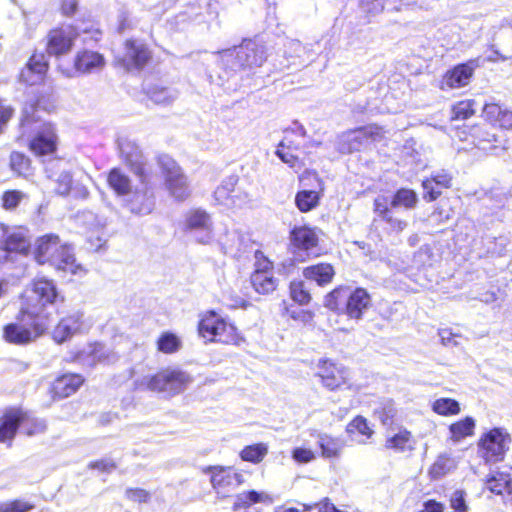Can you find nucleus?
Masks as SVG:
<instances>
[{
	"label": "nucleus",
	"instance_id": "obj_1",
	"mask_svg": "<svg viewBox=\"0 0 512 512\" xmlns=\"http://www.w3.org/2000/svg\"><path fill=\"white\" fill-rule=\"evenodd\" d=\"M26 306L22 311L32 322L28 325L22 322L9 323L3 328V338L15 345H26L46 329L44 308L53 304L58 293L53 281L40 278L34 280L31 288L25 292Z\"/></svg>",
	"mask_w": 512,
	"mask_h": 512
},
{
	"label": "nucleus",
	"instance_id": "obj_2",
	"mask_svg": "<svg viewBox=\"0 0 512 512\" xmlns=\"http://www.w3.org/2000/svg\"><path fill=\"white\" fill-rule=\"evenodd\" d=\"M34 255L39 264H49L58 271L77 274L82 270L81 265L76 263L73 248L62 243L55 234H47L37 239Z\"/></svg>",
	"mask_w": 512,
	"mask_h": 512
},
{
	"label": "nucleus",
	"instance_id": "obj_3",
	"mask_svg": "<svg viewBox=\"0 0 512 512\" xmlns=\"http://www.w3.org/2000/svg\"><path fill=\"white\" fill-rule=\"evenodd\" d=\"M220 66L229 72L251 71L262 66L267 59L266 49L262 44L246 40L239 46L218 51ZM229 75H227V78Z\"/></svg>",
	"mask_w": 512,
	"mask_h": 512
},
{
	"label": "nucleus",
	"instance_id": "obj_4",
	"mask_svg": "<svg viewBox=\"0 0 512 512\" xmlns=\"http://www.w3.org/2000/svg\"><path fill=\"white\" fill-rule=\"evenodd\" d=\"M370 304V295L364 288H356L352 291L348 287H339L330 292L325 299V305L329 309L343 310L350 319L355 320L362 318Z\"/></svg>",
	"mask_w": 512,
	"mask_h": 512
},
{
	"label": "nucleus",
	"instance_id": "obj_5",
	"mask_svg": "<svg viewBox=\"0 0 512 512\" xmlns=\"http://www.w3.org/2000/svg\"><path fill=\"white\" fill-rule=\"evenodd\" d=\"M192 382L189 374L178 369H166L153 376H145L136 382L139 389L162 392L174 396L183 392Z\"/></svg>",
	"mask_w": 512,
	"mask_h": 512
},
{
	"label": "nucleus",
	"instance_id": "obj_6",
	"mask_svg": "<svg viewBox=\"0 0 512 512\" xmlns=\"http://www.w3.org/2000/svg\"><path fill=\"white\" fill-rule=\"evenodd\" d=\"M48 179L55 183V192L60 196L71 194L74 198L85 199L88 188L79 181H73L69 164L61 159H50L45 164Z\"/></svg>",
	"mask_w": 512,
	"mask_h": 512
},
{
	"label": "nucleus",
	"instance_id": "obj_7",
	"mask_svg": "<svg viewBox=\"0 0 512 512\" xmlns=\"http://www.w3.org/2000/svg\"><path fill=\"white\" fill-rule=\"evenodd\" d=\"M198 332L201 337L212 342L239 345L242 341L236 327L214 311L203 315Z\"/></svg>",
	"mask_w": 512,
	"mask_h": 512
},
{
	"label": "nucleus",
	"instance_id": "obj_8",
	"mask_svg": "<svg viewBox=\"0 0 512 512\" xmlns=\"http://www.w3.org/2000/svg\"><path fill=\"white\" fill-rule=\"evenodd\" d=\"M81 32L89 34L90 40L94 42L100 39L101 32L98 29L78 28L70 24L62 25L50 30L47 35L46 51L48 55L60 57L68 54Z\"/></svg>",
	"mask_w": 512,
	"mask_h": 512
},
{
	"label": "nucleus",
	"instance_id": "obj_9",
	"mask_svg": "<svg viewBox=\"0 0 512 512\" xmlns=\"http://www.w3.org/2000/svg\"><path fill=\"white\" fill-rule=\"evenodd\" d=\"M21 129L23 135L28 132H35V135L29 141V146L36 155H46L55 151L56 134L52 124L34 121L32 117L25 114L21 120Z\"/></svg>",
	"mask_w": 512,
	"mask_h": 512
},
{
	"label": "nucleus",
	"instance_id": "obj_10",
	"mask_svg": "<svg viewBox=\"0 0 512 512\" xmlns=\"http://www.w3.org/2000/svg\"><path fill=\"white\" fill-rule=\"evenodd\" d=\"M20 428L28 436L42 433L46 429L43 420L30 418L20 411L6 413L0 419V442L11 441Z\"/></svg>",
	"mask_w": 512,
	"mask_h": 512
},
{
	"label": "nucleus",
	"instance_id": "obj_11",
	"mask_svg": "<svg viewBox=\"0 0 512 512\" xmlns=\"http://www.w3.org/2000/svg\"><path fill=\"white\" fill-rule=\"evenodd\" d=\"M183 230L199 244L209 245L214 240L212 218L209 213L200 208L186 212Z\"/></svg>",
	"mask_w": 512,
	"mask_h": 512
},
{
	"label": "nucleus",
	"instance_id": "obj_12",
	"mask_svg": "<svg viewBox=\"0 0 512 512\" xmlns=\"http://www.w3.org/2000/svg\"><path fill=\"white\" fill-rule=\"evenodd\" d=\"M510 56H503L497 49L493 50V54L486 58L477 57L467 61L466 63L455 66L452 70L447 71L442 80V88L450 89L461 88L470 82L474 70L484 64L485 61L494 62L499 58L508 59Z\"/></svg>",
	"mask_w": 512,
	"mask_h": 512
},
{
	"label": "nucleus",
	"instance_id": "obj_13",
	"mask_svg": "<svg viewBox=\"0 0 512 512\" xmlns=\"http://www.w3.org/2000/svg\"><path fill=\"white\" fill-rule=\"evenodd\" d=\"M381 136V129L375 125L360 127L343 132L337 137L336 149L342 154L360 151Z\"/></svg>",
	"mask_w": 512,
	"mask_h": 512
},
{
	"label": "nucleus",
	"instance_id": "obj_14",
	"mask_svg": "<svg viewBox=\"0 0 512 512\" xmlns=\"http://www.w3.org/2000/svg\"><path fill=\"white\" fill-rule=\"evenodd\" d=\"M158 164L165 175V183L170 195L178 201L185 200L190 191L187 178L182 173L181 168L168 155L159 156Z\"/></svg>",
	"mask_w": 512,
	"mask_h": 512
},
{
	"label": "nucleus",
	"instance_id": "obj_15",
	"mask_svg": "<svg viewBox=\"0 0 512 512\" xmlns=\"http://www.w3.org/2000/svg\"><path fill=\"white\" fill-rule=\"evenodd\" d=\"M205 474L210 475V482L216 494L225 498L229 496L240 484L244 482L243 475L232 467L208 466L204 469Z\"/></svg>",
	"mask_w": 512,
	"mask_h": 512
},
{
	"label": "nucleus",
	"instance_id": "obj_16",
	"mask_svg": "<svg viewBox=\"0 0 512 512\" xmlns=\"http://www.w3.org/2000/svg\"><path fill=\"white\" fill-rule=\"evenodd\" d=\"M140 180V185L131 190L125 197L124 203L129 211L135 215L145 216L150 214L155 207V197L148 177Z\"/></svg>",
	"mask_w": 512,
	"mask_h": 512
},
{
	"label": "nucleus",
	"instance_id": "obj_17",
	"mask_svg": "<svg viewBox=\"0 0 512 512\" xmlns=\"http://www.w3.org/2000/svg\"><path fill=\"white\" fill-rule=\"evenodd\" d=\"M509 441L510 435L505 429H491L479 440V447L483 453V458H485L487 462H496L502 459Z\"/></svg>",
	"mask_w": 512,
	"mask_h": 512
},
{
	"label": "nucleus",
	"instance_id": "obj_18",
	"mask_svg": "<svg viewBox=\"0 0 512 512\" xmlns=\"http://www.w3.org/2000/svg\"><path fill=\"white\" fill-rule=\"evenodd\" d=\"M115 355L102 343H91L78 352H71L66 358L68 362H75L86 368H92L98 363L114 361Z\"/></svg>",
	"mask_w": 512,
	"mask_h": 512
},
{
	"label": "nucleus",
	"instance_id": "obj_19",
	"mask_svg": "<svg viewBox=\"0 0 512 512\" xmlns=\"http://www.w3.org/2000/svg\"><path fill=\"white\" fill-rule=\"evenodd\" d=\"M151 58L147 45L139 40H127L122 54L116 56L117 62L130 71L143 68Z\"/></svg>",
	"mask_w": 512,
	"mask_h": 512
},
{
	"label": "nucleus",
	"instance_id": "obj_20",
	"mask_svg": "<svg viewBox=\"0 0 512 512\" xmlns=\"http://www.w3.org/2000/svg\"><path fill=\"white\" fill-rule=\"evenodd\" d=\"M283 56L286 63H281V68H295L306 66L313 59L311 49L303 45L299 40L286 39L283 43Z\"/></svg>",
	"mask_w": 512,
	"mask_h": 512
},
{
	"label": "nucleus",
	"instance_id": "obj_21",
	"mask_svg": "<svg viewBox=\"0 0 512 512\" xmlns=\"http://www.w3.org/2000/svg\"><path fill=\"white\" fill-rule=\"evenodd\" d=\"M119 149L122 159L130 167L131 171L145 181L148 177L145 170V157L138 144L128 138L119 141Z\"/></svg>",
	"mask_w": 512,
	"mask_h": 512
},
{
	"label": "nucleus",
	"instance_id": "obj_22",
	"mask_svg": "<svg viewBox=\"0 0 512 512\" xmlns=\"http://www.w3.org/2000/svg\"><path fill=\"white\" fill-rule=\"evenodd\" d=\"M238 180L237 175H230L222 180L214 192V198L219 204L231 207L239 206L241 203L246 202L248 195L240 193L235 189Z\"/></svg>",
	"mask_w": 512,
	"mask_h": 512
},
{
	"label": "nucleus",
	"instance_id": "obj_23",
	"mask_svg": "<svg viewBox=\"0 0 512 512\" xmlns=\"http://www.w3.org/2000/svg\"><path fill=\"white\" fill-rule=\"evenodd\" d=\"M48 71V61L45 54L34 53L20 71V82L27 85H36L43 81Z\"/></svg>",
	"mask_w": 512,
	"mask_h": 512
},
{
	"label": "nucleus",
	"instance_id": "obj_24",
	"mask_svg": "<svg viewBox=\"0 0 512 512\" xmlns=\"http://www.w3.org/2000/svg\"><path fill=\"white\" fill-rule=\"evenodd\" d=\"M83 328V314L75 312L60 320L53 330V339L57 343H63L73 335L80 333Z\"/></svg>",
	"mask_w": 512,
	"mask_h": 512
},
{
	"label": "nucleus",
	"instance_id": "obj_25",
	"mask_svg": "<svg viewBox=\"0 0 512 512\" xmlns=\"http://www.w3.org/2000/svg\"><path fill=\"white\" fill-rule=\"evenodd\" d=\"M452 175L447 170H440L432 173L431 178L423 180L424 199L426 201L436 200L442 193V189L451 187Z\"/></svg>",
	"mask_w": 512,
	"mask_h": 512
},
{
	"label": "nucleus",
	"instance_id": "obj_26",
	"mask_svg": "<svg viewBox=\"0 0 512 512\" xmlns=\"http://www.w3.org/2000/svg\"><path fill=\"white\" fill-rule=\"evenodd\" d=\"M105 65L103 55L91 50L77 52L74 58L75 72L80 74H91L101 70Z\"/></svg>",
	"mask_w": 512,
	"mask_h": 512
},
{
	"label": "nucleus",
	"instance_id": "obj_27",
	"mask_svg": "<svg viewBox=\"0 0 512 512\" xmlns=\"http://www.w3.org/2000/svg\"><path fill=\"white\" fill-rule=\"evenodd\" d=\"M291 245L296 251H309L318 245V235L314 228L295 226L290 232Z\"/></svg>",
	"mask_w": 512,
	"mask_h": 512
},
{
	"label": "nucleus",
	"instance_id": "obj_28",
	"mask_svg": "<svg viewBox=\"0 0 512 512\" xmlns=\"http://www.w3.org/2000/svg\"><path fill=\"white\" fill-rule=\"evenodd\" d=\"M484 118L493 126L503 129L512 128V111L496 103L485 104L483 108Z\"/></svg>",
	"mask_w": 512,
	"mask_h": 512
},
{
	"label": "nucleus",
	"instance_id": "obj_29",
	"mask_svg": "<svg viewBox=\"0 0 512 512\" xmlns=\"http://www.w3.org/2000/svg\"><path fill=\"white\" fill-rule=\"evenodd\" d=\"M508 470L505 467L503 470L491 472L486 482L487 489L498 495L506 492L512 497V477Z\"/></svg>",
	"mask_w": 512,
	"mask_h": 512
},
{
	"label": "nucleus",
	"instance_id": "obj_30",
	"mask_svg": "<svg viewBox=\"0 0 512 512\" xmlns=\"http://www.w3.org/2000/svg\"><path fill=\"white\" fill-rule=\"evenodd\" d=\"M83 382L84 379L80 374H64L55 380L53 391L60 398L69 397L79 389Z\"/></svg>",
	"mask_w": 512,
	"mask_h": 512
},
{
	"label": "nucleus",
	"instance_id": "obj_31",
	"mask_svg": "<svg viewBox=\"0 0 512 512\" xmlns=\"http://www.w3.org/2000/svg\"><path fill=\"white\" fill-rule=\"evenodd\" d=\"M334 275V268L328 263H318L308 266L303 270L304 278L316 282L319 286L331 283Z\"/></svg>",
	"mask_w": 512,
	"mask_h": 512
},
{
	"label": "nucleus",
	"instance_id": "obj_32",
	"mask_svg": "<svg viewBox=\"0 0 512 512\" xmlns=\"http://www.w3.org/2000/svg\"><path fill=\"white\" fill-rule=\"evenodd\" d=\"M250 282L255 292L261 295L272 293L278 285L274 272H253Z\"/></svg>",
	"mask_w": 512,
	"mask_h": 512
},
{
	"label": "nucleus",
	"instance_id": "obj_33",
	"mask_svg": "<svg viewBox=\"0 0 512 512\" xmlns=\"http://www.w3.org/2000/svg\"><path fill=\"white\" fill-rule=\"evenodd\" d=\"M320 363H322V371L319 375L324 386L330 390H334L345 382L343 371L335 367L333 363L327 360H322Z\"/></svg>",
	"mask_w": 512,
	"mask_h": 512
},
{
	"label": "nucleus",
	"instance_id": "obj_34",
	"mask_svg": "<svg viewBox=\"0 0 512 512\" xmlns=\"http://www.w3.org/2000/svg\"><path fill=\"white\" fill-rule=\"evenodd\" d=\"M317 443L321 449V455L324 458L339 457L345 446L341 438L332 437L327 434H319Z\"/></svg>",
	"mask_w": 512,
	"mask_h": 512
},
{
	"label": "nucleus",
	"instance_id": "obj_35",
	"mask_svg": "<svg viewBox=\"0 0 512 512\" xmlns=\"http://www.w3.org/2000/svg\"><path fill=\"white\" fill-rule=\"evenodd\" d=\"M273 498L268 493L261 491L250 490L246 492H242L236 496V500L234 502L235 508H245L251 506L253 504L262 503L266 505H270L273 503Z\"/></svg>",
	"mask_w": 512,
	"mask_h": 512
},
{
	"label": "nucleus",
	"instance_id": "obj_36",
	"mask_svg": "<svg viewBox=\"0 0 512 512\" xmlns=\"http://www.w3.org/2000/svg\"><path fill=\"white\" fill-rule=\"evenodd\" d=\"M385 447L402 453L412 449V435L406 429H400L393 435H387Z\"/></svg>",
	"mask_w": 512,
	"mask_h": 512
},
{
	"label": "nucleus",
	"instance_id": "obj_37",
	"mask_svg": "<svg viewBox=\"0 0 512 512\" xmlns=\"http://www.w3.org/2000/svg\"><path fill=\"white\" fill-rule=\"evenodd\" d=\"M30 247V241L23 231H12L6 235L4 249L8 252L26 254Z\"/></svg>",
	"mask_w": 512,
	"mask_h": 512
},
{
	"label": "nucleus",
	"instance_id": "obj_38",
	"mask_svg": "<svg viewBox=\"0 0 512 512\" xmlns=\"http://www.w3.org/2000/svg\"><path fill=\"white\" fill-rule=\"evenodd\" d=\"M108 184L117 195L125 197L132 189L129 177L119 168H113L108 175Z\"/></svg>",
	"mask_w": 512,
	"mask_h": 512
},
{
	"label": "nucleus",
	"instance_id": "obj_39",
	"mask_svg": "<svg viewBox=\"0 0 512 512\" xmlns=\"http://www.w3.org/2000/svg\"><path fill=\"white\" fill-rule=\"evenodd\" d=\"M474 429L475 420L470 416H467L464 419L451 424L449 427L451 439L454 442H458L465 437L473 435Z\"/></svg>",
	"mask_w": 512,
	"mask_h": 512
},
{
	"label": "nucleus",
	"instance_id": "obj_40",
	"mask_svg": "<svg viewBox=\"0 0 512 512\" xmlns=\"http://www.w3.org/2000/svg\"><path fill=\"white\" fill-rule=\"evenodd\" d=\"M319 194L313 190L299 191L295 196V204L301 212H309L319 204Z\"/></svg>",
	"mask_w": 512,
	"mask_h": 512
},
{
	"label": "nucleus",
	"instance_id": "obj_41",
	"mask_svg": "<svg viewBox=\"0 0 512 512\" xmlns=\"http://www.w3.org/2000/svg\"><path fill=\"white\" fill-rule=\"evenodd\" d=\"M268 453V446L265 443H256L244 447L240 452L243 461L257 464L261 462Z\"/></svg>",
	"mask_w": 512,
	"mask_h": 512
},
{
	"label": "nucleus",
	"instance_id": "obj_42",
	"mask_svg": "<svg viewBox=\"0 0 512 512\" xmlns=\"http://www.w3.org/2000/svg\"><path fill=\"white\" fill-rule=\"evenodd\" d=\"M418 201L417 194L411 189L401 188L393 196L390 205L391 207L403 206L406 209H412L416 206Z\"/></svg>",
	"mask_w": 512,
	"mask_h": 512
},
{
	"label": "nucleus",
	"instance_id": "obj_43",
	"mask_svg": "<svg viewBox=\"0 0 512 512\" xmlns=\"http://www.w3.org/2000/svg\"><path fill=\"white\" fill-rule=\"evenodd\" d=\"M477 146L482 150H492L501 144L499 136L492 131L479 128L474 133Z\"/></svg>",
	"mask_w": 512,
	"mask_h": 512
},
{
	"label": "nucleus",
	"instance_id": "obj_44",
	"mask_svg": "<svg viewBox=\"0 0 512 512\" xmlns=\"http://www.w3.org/2000/svg\"><path fill=\"white\" fill-rule=\"evenodd\" d=\"M147 94L154 103L161 105H168L178 97L176 90L159 86L150 88Z\"/></svg>",
	"mask_w": 512,
	"mask_h": 512
},
{
	"label": "nucleus",
	"instance_id": "obj_45",
	"mask_svg": "<svg viewBox=\"0 0 512 512\" xmlns=\"http://www.w3.org/2000/svg\"><path fill=\"white\" fill-rule=\"evenodd\" d=\"M435 413L442 416L456 415L460 412L459 403L451 398H439L432 404Z\"/></svg>",
	"mask_w": 512,
	"mask_h": 512
},
{
	"label": "nucleus",
	"instance_id": "obj_46",
	"mask_svg": "<svg viewBox=\"0 0 512 512\" xmlns=\"http://www.w3.org/2000/svg\"><path fill=\"white\" fill-rule=\"evenodd\" d=\"M456 467L455 460L447 455H441L437 458L430 469L433 478H440L449 473Z\"/></svg>",
	"mask_w": 512,
	"mask_h": 512
},
{
	"label": "nucleus",
	"instance_id": "obj_47",
	"mask_svg": "<svg viewBox=\"0 0 512 512\" xmlns=\"http://www.w3.org/2000/svg\"><path fill=\"white\" fill-rule=\"evenodd\" d=\"M397 410L392 400L383 401L380 406L375 409V416L385 426H390L393 423L394 417L396 416Z\"/></svg>",
	"mask_w": 512,
	"mask_h": 512
},
{
	"label": "nucleus",
	"instance_id": "obj_48",
	"mask_svg": "<svg viewBox=\"0 0 512 512\" xmlns=\"http://www.w3.org/2000/svg\"><path fill=\"white\" fill-rule=\"evenodd\" d=\"M180 346V339L170 332L163 333L157 341L158 350L166 354L178 351Z\"/></svg>",
	"mask_w": 512,
	"mask_h": 512
},
{
	"label": "nucleus",
	"instance_id": "obj_49",
	"mask_svg": "<svg viewBox=\"0 0 512 512\" xmlns=\"http://www.w3.org/2000/svg\"><path fill=\"white\" fill-rule=\"evenodd\" d=\"M475 100H463L456 103L452 108V119L465 120L471 117L476 111Z\"/></svg>",
	"mask_w": 512,
	"mask_h": 512
},
{
	"label": "nucleus",
	"instance_id": "obj_50",
	"mask_svg": "<svg viewBox=\"0 0 512 512\" xmlns=\"http://www.w3.org/2000/svg\"><path fill=\"white\" fill-rule=\"evenodd\" d=\"M224 253H232L239 250L240 235L237 231H227L224 237L217 239Z\"/></svg>",
	"mask_w": 512,
	"mask_h": 512
},
{
	"label": "nucleus",
	"instance_id": "obj_51",
	"mask_svg": "<svg viewBox=\"0 0 512 512\" xmlns=\"http://www.w3.org/2000/svg\"><path fill=\"white\" fill-rule=\"evenodd\" d=\"M10 166L19 175H26L30 170L29 158L20 152H12L10 155Z\"/></svg>",
	"mask_w": 512,
	"mask_h": 512
},
{
	"label": "nucleus",
	"instance_id": "obj_52",
	"mask_svg": "<svg viewBox=\"0 0 512 512\" xmlns=\"http://www.w3.org/2000/svg\"><path fill=\"white\" fill-rule=\"evenodd\" d=\"M290 294L292 299L300 305L308 304L311 300L310 293L303 281L292 282L290 284Z\"/></svg>",
	"mask_w": 512,
	"mask_h": 512
},
{
	"label": "nucleus",
	"instance_id": "obj_53",
	"mask_svg": "<svg viewBox=\"0 0 512 512\" xmlns=\"http://www.w3.org/2000/svg\"><path fill=\"white\" fill-rule=\"evenodd\" d=\"M347 432L349 434H352V433H355V432H358L360 433L361 435H364L366 436L367 438H370L373 434V430L371 429V427L369 426L366 418L362 417V416H357L355 417L348 425H347V428H346Z\"/></svg>",
	"mask_w": 512,
	"mask_h": 512
},
{
	"label": "nucleus",
	"instance_id": "obj_54",
	"mask_svg": "<svg viewBox=\"0 0 512 512\" xmlns=\"http://www.w3.org/2000/svg\"><path fill=\"white\" fill-rule=\"evenodd\" d=\"M25 198V194L19 190L6 191L2 196V205L6 210L15 209Z\"/></svg>",
	"mask_w": 512,
	"mask_h": 512
},
{
	"label": "nucleus",
	"instance_id": "obj_55",
	"mask_svg": "<svg viewBox=\"0 0 512 512\" xmlns=\"http://www.w3.org/2000/svg\"><path fill=\"white\" fill-rule=\"evenodd\" d=\"M450 506L455 512H468L466 493L463 490H455L450 497Z\"/></svg>",
	"mask_w": 512,
	"mask_h": 512
},
{
	"label": "nucleus",
	"instance_id": "obj_56",
	"mask_svg": "<svg viewBox=\"0 0 512 512\" xmlns=\"http://www.w3.org/2000/svg\"><path fill=\"white\" fill-rule=\"evenodd\" d=\"M32 508L33 505L21 500H14L9 503H0V512H28Z\"/></svg>",
	"mask_w": 512,
	"mask_h": 512
},
{
	"label": "nucleus",
	"instance_id": "obj_57",
	"mask_svg": "<svg viewBox=\"0 0 512 512\" xmlns=\"http://www.w3.org/2000/svg\"><path fill=\"white\" fill-rule=\"evenodd\" d=\"M292 458L300 464H306L313 461L316 456L314 451L308 448L297 447L292 451Z\"/></svg>",
	"mask_w": 512,
	"mask_h": 512
},
{
	"label": "nucleus",
	"instance_id": "obj_58",
	"mask_svg": "<svg viewBox=\"0 0 512 512\" xmlns=\"http://www.w3.org/2000/svg\"><path fill=\"white\" fill-rule=\"evenodd\" d=\"M360 8L367 14H378L384 9V0H359Z\"/></svg>",
	"mask_w": 512,
	"mask_h": 512
},
{
	"label": "nucleus",
	"instance_id": "obj_59",
	"mask_svg": "<svg viewBox=\"0 0 512 512\" xmlns=\"http://www.w3.org/2000/svg\"><path fill=\"white\" fill-rule=\"evenodd\" d=\"M389 200L386 196H378L374 200L373 211L376 213L382 220L391 214L389 209Z\"/></svg>",
	"mask_w": 512,
	"mask_h": 512
},
{
	"label": "nucleus",
	"instance_id": "obj_60",
	"mask_svg": "<svg viewBox=\"0 0 512 512\" xmlns=\"http://www.w3.org/2000/svg\"><path fill=\"white\" fill-rule=\"evenodd\" d=\"M255 260L254 272H273V264L264 256L263 252L256 250Z\"/></svg>",
	"mask_w": 512,
	"mask_h": 512
},
{
	"label": "nucleus",
	"instance_id": "obj_61",
	"mask_svg": "<svg viewBox=\"0 0 512 512\" xmlns=\"http://www.w3.org/2000/svg\"><path fill=\"white\" fill-rule=\"evenodd\" d=\"M125 495L129 500L138 503H145L150 499L149 492L141 488H129Z\"/></svg>",
	"mask_w": 512,
	"mask_h": 512
},
{
	"label": "nucleus",
	"instance_id": "obj_62",
	"mask_svg": "<svg viewBox=\"0 0 512 512\" xmlns=\"http://www.w3.org/2000/svg\"><path fill=\"white\" fill-rule=\"evenodd\" d=\"M390 227V229L396 233L402 232L407 227V222L396 218L391 214L383 219Z\"/></svg>",
	"mask_w": 512,
	"mask_h": 512
},
{
	"label": "nucleus",
	"instance_id": "obj_63",
	"mask_svg": "<svg viewBox=\"0 0 512 512\" xmlns=\"http://www.w3.org/2000/svg\"><path fill=\"white\" fill-rule=\"evenodd\" d=\"M275 154L286 164H288L291 168H296L298 164V156L294 155L291 151H285L282 149H277Z\"/></svg>",
	"mask_w": 512,
	"mask_h": 512
},
{
	"label": "nucleus",
	"instance_id": "obj_64",
	"mask_svg": "<svg viewBox=\"0 0 512 512\" xmlns=\"http://www.w3.org/2000/svg\"><path fill=\"white\" fill-rule=\"evenodd\" d=\"M89 466L93 469H98V470L104 471V472H110L115 468L114 462H112L111 460H107V459H102L99 461L92 462V463H90Z\"/></svg>",
	"mask_w": 512,
	"mask_h": 512
}]
</instances>
